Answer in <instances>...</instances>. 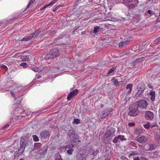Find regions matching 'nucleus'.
<instances>
[{
  "label": "nucleus",
  "instance_id": "nucleus-39",
  "mask_svg": "<svg viewBox=\"0 0 160 160\" xmlns=\"http://www.w3.org/2000/svg\"><path fill=\"white\" fill-rule=\"evenodd\" d=\"M137 154V153L136 152H133L129 154V157H130L131 156L136 155Z\"/></svg>",
  "mask_w": 160,
  "mask_h": 160
},
{
  "label": "nucleus",
  "instance_id": "nucleus-17",
  "mask_svg": "<svg viewBox=\"0 0 160 160\" xmlns=\"http://www.w3.org/2000/svg\"><path fill=\"white\" fill-rule=\"evenodd\" d=\"M84 155L81 153H78L77 157V160H86Z\"/></svg>",
  "mask_w": 160,
  "mask_h": 160
},
{
  "label": "nucleus",
  "instance_id": "nucleus-58",
  "mask_svg": "<svg viewBox=\"0 0 160 160\" xmlns=\"http://www.w3.org/2000/svg\"><path fill=\"white\" fill-rule=\"evenodd\" d=\"M157 41L158 42L160 41V37H159L157 39Z\"/></svg>",
  "mask_w": 160,
  "mask_h": 160
},
{
  "label": "nucleus",
  "instance_id": "nucleus-27",
  "mask_svg": "<svg viewBox=\"0 0 160 160\" xmlns=\"http://www.w3.org/2000/svg\"><path fill=\"white\" fill-rule=\"evenodd\" d=\"M42 146V144L39 143H36L35 144V147L36 148L39 149L41 148Z\"/></svg>",
  "mask_w": 160,
  "mask_h": 160
},
{
  "label": "nucleus",
  "instance_id": "nucleus-3",
  "mask_svg": "<svg viewBox=\"0 0 160 160\" xmlns=\"http://www.w3.org/2000/svg\"><path fill=\"white\" fill-rule=\"evenodd\" d=\"M30 141L26 137H22L20 142L19 149L24 152L26 147L29 145Z\"/></svg>",
  "mask_w": 160,
  "mask_h": 160
},
{
  "label": "nucleus",
  "instance_id": "nucleus-32",
  "mask_svg": "<svg viewBox=\"0 0 160 160\" xmlns=\"http://www.w3.org/2000/svg\"><path fill=\"white\" fill-rule=\"evenodd\" d=\"M130 144L133 147H134L136 148H137L138 146L136 143L134 141H131L130 143Z\"/></svg>",
  "mask_w": 160,
  "mask_h": 160
},
{
  "label": "nucleus",
  "instance_id": "nucleus-4",
  "mask_svg": "<svg viewBox=\"0 0 160 160\" xmlns=\"http://www.w3.org/2000/svg\"><path fill=\"white\" fill-rule=\"evenodd\" d=\"M129 112L128 113V115L130 116H136L139 113L138 109V107L136 104L131 105L129 106Z\"/></svg>",
  "mask_w": 160,
  "mask_h": 160
},
{
  "label": "nucleus",
  "instance_id": "nucleus-50",
  "mask_svg": "<svg viewBox=\"0 0 160 160\" xmlns=\"http://www.w3.org/2000/svg\"><path fill=\"white\" fill-rule=\"evenodd\" d=\"M22 57L23 58V60H22L23 61H25L26 60V59L25 58H24V57H25L27 59L28 58V57L27 56H23L22 57ZM22 59H23V58H22Z\"/></svg>",
  "mask_w": 160,
  "mask_h": 160
},
{
  "label": "nucleus",
  "instance_id": "nucleus-51",
  "mask_svg": "<svg viewBox=\"0 0 160 160\" xmlns=\"http://www.w3.org/2000/svg\"><path fill=\"white\" fill-rule=\"evenodd\" d=\"M133 159L134 160H140L139 158L138 157L134 158L133 157Z\"/></svg>",
  "mask_w": 160,
  "mask_h": 160
},
{
  "label": "nucleus",
  "instance_id": "nucleus-19",
  "mask_svg": "<svg viewBox=\"0 0 160 160\" xmlns=\"http://www.w3.org/2000/svg\"><path fill=\"white\" fill-rule=\"evenodd\" d=\"M136 0H122L123 2L126 5L134 2Z\"/></svg>",
  "mask_w": 160,
  "mask_h": 160
},
{
  "label": "nucleus",
  "instance_id": "nucleus-14",
  "mask_svg": "<svg viewBox=\"0 0 160 160\" xmlns=\"http://www.w3.org/2000/svg\"><path fill=\"white\" fill-rule=\"evenodd\" d=\"M143 129L142 128H137L135 130L134 134L135 135L140 136L143 133Z\"/></svg>",
  "mask_w": 160,
  "mask_h": 160
},
{
  "label": "nucleus",
  "instance_id": "nucleus-11",
  "mask_svg": "<svg viewBox=\"0 0 160 160\" xmlns=\"http://www.w3.org/2000/svg\"><path fill=\"white\" fill-rule=\"evenodd\" d=\"M145 117L148 120H152L154 118V115L152 112L147 111L145 112Z\"/></svg>",
  "mask_w": 160,
  "mask_h": 160
},
{
  "label": "nucleus",
  "instance_id": "nucleus-21",
  "mask_svg": "<svg viewBox=\"0 0 160 160\" xmlns=\"http://www.w3.org/2000/svg\"><path fill=\"white\" fill-rule=\"evenodd\" d=\"M32 38V35H30L27 37H26L23 38L22 39V41H27L31 40Z\"/></svg>",
  "mask_w": 160,
  "mask_h": 160
},
{
  "label": "nucleus",
  "instance_id": "nucleus-48",
  "mask_svg": "<svg viewBox=\"0 0 160 160\" xmlns=\"http://www.w3.org/2000/svg\"><path fill=\"white\" fill-rule=\"evenodd\" d=\"M121 159L122 160H128V159L123 156H122L121 157Z\"/></svg>",
  "mask_w": 160,
  "mask_h": 160
},
{
  "label": "nucleus",
  "instance_id": "nucleus-37",
  "mask_svg": "<svg viewBox=\"0 0 160 160\" xmlns=\"http://www.w3.org/2000/svg\"><path fill=\"white\" fill-rule=\"evenodd\" d=\"M144 128L147 129H148L150 127V123L149 122H148L145 124L144 125Z\"/></svg>",
  "mask_w": 160,
  "mask_h": 160
},
{
  "label": "nucleus",
  "instance_id": "nucleus-44",
  "mask_svg": "<svg viewBox=\"0 0 160 160\" xmlns=\"http://www.w3.org/2000/svg\"><path fill=\"white\" fill-rule=\"evenodd\" d=\"M135 124L134 122H129L128 124V126L130 127H133L135 125Z\"/></svg>",
  "mask_w": 160,
  "mask_h": 160
},
{
  "label": "nucleus",
  "instance_id": "nucleus-53",
  "mask_svg": "<svg viewBox=\"0 0 160 160\" xmlns=\"http://www.w3.org/2000/svg\"><path fill=\"white\" fill-rule=\"evenodd\" d=\"M148 87L150 88H153L152 86V85L150 83H148Z\"/></svg>",
  "mask_w": 160,
  "mask_h": 160
},
{
  "label": "nucleus",
  "instance_id": "nucleus-20",
  "mask_svg": "<svg viewBox=\"0 0 160 160\" xmlns=\"http://www.w3.org/2000/svg\"><path fill=\"white\" fill-rule=\"evenodd\" d=\"M149 95L151 96L150 100L152 101H154L155 98V92L154 91L151 92L149 93Z\"/></svg>",
  "mask_w": 160,
  "mask_h": 160
},
{
  "label": "nucleus",
  "instance_id": "nucleus-22",
  "mask_svg": "<svg viewBox=\"0 0 160 160\" xmlns=\"http://www.w3.org/2000/svg\"><path fill=\"white\" fill-rule=\"evenodd\" d=\"M100 28L98 26H96L94 27V29L93 31V33L95 34H97V33L98 32L100 31Z\"/></svg>",
  "mask_w": 160,
  "mask_h": 160
},
{
  "label": "nucleus",
  "instance_id": "nucleus-5",
  "mask_svg": "<svg viewBox=\"0 0 160 160\" xmlns=\"http://www.w3.org/2000/svg\"><path fill=\"white\" fill-rule=\"evenodd\" d=\"M135 139L139 143L145 144L148 141V137L144 135H140L136 137Z\"/></svg>",
  "mask_w": 160,
  "mask_h": 160
},
{
  "label": "nucleus",
  "instance_id": "nucleus-56",
  "mask_svg": "<svg viewBox=\"0 0 160 160\" xmlns=\"http://www.w3.org/2000/svg\"><path fill=\"white\" fill-rule=\"evenodd\" d=\"M97 152H93V153H92V155L93 156H95L97 155Z\"/></svg>",
  "mask_w": 160,
  "mask_h": 160
},
{
  "label": "nucleus",
  "instance_id": "nucleus-31",
  "mask_svg": "<svg viewBox=\"0 0 160 160\" xmlns=\"http://www.w3.org/2000/svg\"><path fill=\"white\" fill-rule=\"evenodd\" d=\"M35 0H30L27 8L30 7V6L35 1Z\"/></svg>",
  "mask_w": 160,
  "mask_h": 160
},
{
  "label": "nucleus",
  "instance_id": "nucleus-23",
  "mask_svg": "<svg viewBox=\"0 0 160 160\" xmlns=\"http://www.w3.org/2000/svg\"><path fill=\"white\" fill-rule=\"evenodd\" d=\"M143 92L141 91L140 90H138V92L134 95V98H137L140 97V96H141V95L142 93Z\"/></svg>",
  "mask_w": 160,
  "mask_h": 160
},
{
  "label": "nucleus",
  "instance_id": "nucleus-52",
  "mask_svg": "<svg viewBox=\"0 0 160 160\" xmlns=\"http://www.w3.org/2000/svg\"><path fill=\"white\" fill-rule=\"evenodd\" d=\"M140 158L142 160H148V159L142 156L141 157H140Z\"/></svg>",
  "mask_w": 160,
  "mask_h": 160
},
{
  "label": "nucleus",
  "instance_id": "nucleus-2",
  "mask_svg": "<svg viewBox=\"0 0 160 160\" xmlns=\"http://www.w3.org/2000/svg\"><path fill=\"white\" fill-rule=\"evenodd\" d=\"M59 55L58 50L56 48H54L49 52L46 56L44 58L47 60L53 59L58 56Z\"/></svg>",
  "mask_w": 160,
  "mask_h": 160
},
{
  "label": "nucleus",
  "instance_id": "nucleus-1",
  "mask_svg": "<svg viewBox=\"0 0 160 160\" xmlns=\"http://www.w3.org/2000/svg\"><path fill=\"white\" fill-rule=\"evenodd\" d=\"M67 134L70 138V142L71 143L80 142V141H79L78 136L74 130L71 129L68 131Z\"/></svg>",
  "mask_w": 160,
  "mask_h": 160
},
{
  "label": "nucleus",
  "instance_id": "nucleus-35",
  "mask_svg": "<svg viewBox=\"0 0 160 160\" xmlns=\"http://www.w3.org/2000/svg\"><path fill=\"white\" fill-rule=\"evenodd\" d=\"M142 60V59L141 58H139L137 59H136V60H135L132 63V64L133 66L135 65V64L136 63L140 62Z\"/></svg>",
  "mask_w": 160,
  "mask_h": 160
},
{
  "label": "nucleus",
  "instance_id": "nucleus-61",
  "mask_svg": "<svg viewBox=\"0 0 160 160\" xmlns=\"http://www.w3.org/2000/svg\"><path fill=\"white\" fill-rule=\"evenodd\" d=\"M41 78V76H40V75H38V76H37V78H38V79H39V78Z\"/></svg>",
  "mask_w": 160,
  "mask_h": 160
},
{
  "label": "nucleus",
  "instance_id": "nucleus-49",
  "mask_svg": "<svg viewBox=\"0 0 160 160\" xmlns=\"http://www.w3.org/2000/svg\"><path fill=\"white\" fill-rule=\"evenodd\" d=\"M32 69L35 72H37L38 71V68H32Z\"/></svg>",
  "mask_w": 160,
  "mask_h": 160
},
{
  "label": "nucleus",
  "instance_id": "nucleus-47",
  "mask_svg": "<svg viewBox=\"0 0 160 160\" xmlns=\"http://www.w3.org/2000/svg\"><path fill=\"white\" fill-rule=\"evenodd\" d=\"M9 126V125L8 124H6L2 128L3 130L5 129Z\"/></svg>",
  "mask_w": 160,
  "mask_h": 160
},
{
  "label": "nucleus",
  "instance_id": "nucleus-12",
  "mask_svg": "<svg viewBox=\"0 0 160 160\" xmlns=\"http://www.w3.org/2000/svg\"><path fill=\"white\" fill-rule=\"evenodd\" d=\"M78 91L77 89H74L70 92L68 95L67 99L68 100H70L73 97H75L77 94Z\"/></svg>",
  "mask_w": 160,
  "mask_h": 160
},
{
  "label": "nucleus",
  "instance_id": "nucleus-62",
  "mask_svg": "<svg viewBox=\"0 0 160 160\" xmlns=\"http://www.w3.org/2000/svg\"><path fill=\"white\" fill-rule=\"evenodd\" d=\"M100 107H101V108H103V104H101V106H100Z\"/></svg>",
  "mask_w": 160,
  "mask_h": 160
},
{
  "label": "nucleus",
  "instance_id": "nucleus-10",
  "mask_svg": "<svg viewBox=\"0 0 160 160\" xmlns=\"http://www.w3.org/2000/svg\"><path fill=\"white\" fill-rule=\"evenodd\" d=\"M157 148V145L155 143L148 144L145 148L146 151H151L155 150Z\"/></svg>",
  "mask_w": 160,
  "mask_h": 160
},
{
  "label": "nucleus",
  "instance_id": "nucleus-7",
  "mask_svg": "<svg viewBox=\"0 0 160 160\" xmlns=\"http://www.w3.org/2000/svg\"><path fill=\"white\" fill-rule=\"evenodd\" d=\"M124 136L122 135H118L115 137L113 139L112 142L114 143H119L120 141H123L126 140Z\"/></svg>",
  "mask_w": 160,
  "mask_h": 160
},
{
  "label": "nucleus",
  "instance_id": "nucleus-40",
  "mask_svg": "<svg viewBox=\"0 0 160 160\" xmlns=\"http://www.w3.org/2000/svg\"><path fill=\"white\" fill-rule=\"evenodd\" d=\"M17 98H15V101L14 102H16L17 104H20V102H21L20 101L21 100V98H20L19 99H18V100H17Z\"/></svg>",
  "mask_w": 160,
  "mask_h": 160
},
{
  "label": "nucleus",
  "instance_id": "nucleus-54",
  "mask_svg": "<svg viewBox=\"0 0 160 160\" xmlns=\"http://www.w3.org/2000/svg\"><path fill=\"white\" fill-rule=\"evenodd\" d=\"M160 21V16L159 15V16L158 17L157 19V22H159Z\"/></svg>",
  "mask_w": 160,
  "mask_h": 160
},
{
  "label": "nucleus",
  "instance_id": "nucleus-15",
  "mask_svg": "<svg viewBox=\"0 0 160 160\" xmlns=\"http://www.w3.org/2000/svg\"><path fill=\"white\" fill-rule=\"evenodd\" d=\"M145 85L144 83L143 82H141L139 84L137 88L138 90H140L143 92L145 88Z\"/></svg>",
  "mask_w": 160,
  "mask_h": 160
},
{
  "label": "nucleus",
  "instance_id": "nucleus-18",
  "mask_svg": "<svg viewBox=\"0 0 160 160\" xmlns=\"http://www.w3.org/2000/svg\"><path fill=\"white\" fill-rule=\"evenodd\" d=\"M130 42L129 41L126 40L125 41L120 42L118 45L119 48H122L123 47L126 45L128 44Z\"/></svg>",
  "mask_w": 160,
  "mask_h": 160
},
{
  "label": "nucleus",
  "instance_id": "nucleus-42",
  "mask_svg": "<svg viewBox=\"0 0 160 160\" xmlns=\"http://www.w3.org/2000/svg\"><path fill=\"white\" fill-rule=\"evenodd\" d=\"M113 82L114 84L116 85H117L119 84V82L118 81L117 79H113Z\"/></svg>",
  "mask_w": 160,
  "mask_h": 160
},
{
  "label": "nucleus",
  "instance_id": "nucleus-59",
  "mask_svg": "<svg viewBox=\"0 0 160 160\" xmlns=\"http://www.w3.org/2000/svg\"><path fill=\"white\" fill-rule=\"evenodd\" d=\"M81 1V0H78L76 1V3H78V2H80Z\"/></svg>",
  "mask_w": 160,
  "mask_h": 160
},
{
  "label": "nucleus",
  "instance_id": "nucleus-33",
  "mask_svg": "<svg viewBox=\"0 0 160 160\" xmlns=\"http://www.w3.org/2000/svg\"><path fill=\"white\" fill-rule=\"evenodd\" d=\"M61 156L59 153H57L56 155V157L55 158V160H59L61 158Z\"/></svg>",
  "mask_w": 160,
  "mask_h": 160
},
{
  "label": "nucleus",
  "instance_id": "nucleus-28",
  "mask_svg": "<svg viewBox=\"0 0 160 160\" xmlns=\"http://www.w3.org/2000/svg\"><path fill=\"white\" fill-rule=\"evenodd\" d=\"M116 67L115 66H114L112 67L111 69H110L109 72H108V74H111L116 69Z\"/></svg>",
  "mask_w": 160,
  "mask_h": 160
},
{
  "label": "nucleus",
  "instance_id": "nucleus-6",
  "mask_svg": "<svg viewBox=\"0 0 160 160\" xmlns=\"http://www.w3.org/2000/svg\"><path fill=\"white\" fill-rule=\"evenodd\" d=\"M115 129L112 128L106 132L105 136L106 138L108 140H110L115 135Z\"/></svg>",
  "mask_w": 160,
  "mask_h": 160
},
{
  "label": "nucleus",
  "instance_id": "nucleus-16",
  "mask_svg": "<svg viewBox=\"0 0 160 160\" xmlns=\"http://www.w3.org/2000/svg\"><path fill=\"white\" fill-rule=\"evenodd\" d=\"M23 152V151L19 149L18 151L15 152L14 154V158L19 157Z\"/></svg>",
  "mask_w": 160,
  "mask_h": 160
},
{
  "label": "nucleus",
  "instance_id": "nucleus-57",
  "mask_svg": "<svg viewBox=\"0 0 160 160\" xmlns=\"http://www.w3.org/2000/svg\"><path fill=\"white\" fill-rule=\"evenodd\" d=\"M148 12L149 14H151L152 13V11H151V10H149L148 11Z\"/></svg>",
  "mask_w": 160,
  "mask_h": 160
},
{
  "label": "nucleus",
  "instance_id": "nucleus-63",
  "mask_svg": "<svg viewBox=\"0 0 160 160\" xmlns=\"http://www.w3.org/2000/svg\"><path fill=\"white\" fill-rule=\"evenodd\" d=\"M138 146L140 147L141 148H142V146H143L142 145H140L139 144H138Z\"/></svg>",
  "mask_w": 160,
  "mask_h": 160
},
{
  "label": "nucleus",
  "instance_id": "nucleus-41",
  "mask_svg": "<svg viewBox=\"0 0 160 160\" xmlns=\"http://www.w3.org/2000/svg\"><path fill=\"white\" fill-rule=\"evenodd\" d=\"M0 67L1 68L4 69L5 70H7L8 69V68L6 67V66L4 64H1L0 65Z\"/></svg>",
  "mask_w": 160,
  "mask_h": 160
},
{
  "label": "nucleus",
  "instance_id": "nucleus-36",
  "mask_svg": "<svg viewBox=\"0 0 160 160\" xmlns=\"http://www.w3.org/2000/svg\"><path fill=\"white\" fill-rule=\"evenodd\" d=\"M73 150V149H69L67 151V152L68 154L72 155Z\"/></svg>",
  "mask_w": 160,
  "mask_h": 160
},
{
  "label": "nucleus",
  "instance_id": "nucleus-25",
  "mask_svg": "<svg viewBox=\"0 0 160 160\" xmlns=\"http://www.w3.org/2000/svg\"><path fill=\"white\" fill-rule=\"evenodd\" d=\"M72 143V144H71L66 145L65 147V148L66 149H72V148L74 147V145L72 144L73 143Z\"/></svg>",
  "mask_w": 160,
  "mask_h": 160
},
{
  "label": "nucleus",
  "instance_id": "nucleus-34",
  "mask_svg": "<svg viewBox=\"0 0 160 160\" xmlns=\"http://www.w3.org/2000/svg\"><path fill=\"white\" fill-rule=\"evenodd\" d=\"M132 83H130L128 84H127L126 86V88L127 89H132Z\"/></svg>",
  "mask_w": 160,
  "mask_h": 160
},
{
  "label": "nucleus",
  "instance_id": "nucleus-9",
  "mask_svg": "<svg viewBox=\"0 0 160 160\" xmlns=\"http://www.w3.org/2000/svg\"><path fill=\"white\" fill-rule=\"evenodd\" d=\"M112 110L113 109L111 108H108L104 109L102 112V114L100 115V118L102 119L105 118Z\"/></svg>",
  "mask_w": 160,
  "mask_h": 160
},
{
  "label": "nucleus",
  "instance_id": "nucleus-60",
  "mask_svg": "<svg viewBox=\"0 0 160 160\" xmlns=\"http://www.w3.org/2000/svg\"><path fill=\"white\" fill-rule=\"evenodd\" d=\"M45 6L43 8H41L40 9V10H42L43 9H44L45 8H44Z\"/></svg>",
  "mask_w": 160,
  "mask_h": 160
},
{
  "label": "nucleus",
  "instance_id": "nucleus-38",
  "mask_svg": "<svg viewBox=\"0 0 160 160\" xmlns=\"http://www.w3.org/2000/svg\"><path fill=\"white\" fill-rule=\"evenodd\" d=\"M20 65L21 66H22L23 68H25L28 65L26 62H22L21 63Z\"/></svg>",
  "mask_w": 160,
  "mask_h": 160
},
{
  "label": "nucleus",
  "instance_id": "nucleus-8",
  "mask_svg": "<svg viewBox=\"0 0 160 160\" xmlns=\"http://www.w3.org/2000/svg\"><path fill=\"white\" fill-rule=\"evenodd\" d=\"M148 105V102L144 100H139L138 103V107L141 108H145Z\"/></svg>",
  "mask_w": 160,
  "mask_h": 160
},
{
  "label": "nucleus",
  "instance_id": "nucleus-46",
  "mask_svg": "<svg viewBox=\"0 0 160 160\" xmlns=\"http://www.w3.org/2000/svg\"><path fill=\"white\" fill-rule=\"evenodd\" d=\"M14 89L10 91V92L11 94L12 95V96L14 98H15V95L14 93Z\"/></svg>",
  "mask_w": 160,
  "mask_h": 160
},
{
  "label": "nucleus",
  "instance_id": "nucleus-26",
  "mask_svg": "<svg viewBox=\"0 0 160 160\" xmlns=\"http://www.w3.org/2000/svg\"><path fill=\"white\" fill-rule=\"evenodd\" d=\"M40 32L39 30H37L35 32H34L32 34H31L30 35H32L33 37L34 36H37L38 35Z\"/></svg>",
  "mask_w": 160,
  "mask_h": 160
},
{
  "label": "nucleus",
  "instance_id": "nucleus-13",
  "mask_svg": "<svg viewBox=\"0 0 160 160\" xmlns=\"http://www.w3.org/2000/svg\"><path fill=\"white\" fill-rule=\"evenodd\" d=\"M40 136L44 138H48L49 137V132L47 130H44L41 132L40 134Z\"/></svg>",
  "mask_w": 160,
  "mask_h": 160
},
{
  "label": "nucleus",
  "instance_id": "nucleus-30",
  "mask_svg": "<svg viewBox=\"0 0 160 160\" xmlns=\"http://www.w3.org/2000/svg\"><path fill=\"white\" fill-rule=\"evenodd\" d=\"M33 140L35 142L39 141V139L38 136L36 135H33L32 136Z\"/></svg>",
  "mask_w": 160,
  "mask_h": 160
},
{
  "label": "nucleus",
  "instance_id": "nucleus-43",
  "mask_svg": "<svg viewBox=\"0 0 160 160\" xmlns=\"http://www.w3.org/2000/svg\"><path fill=\"white\" fill-rule=\"evenodd\" d=\"M79 120L78 119H75L74 120V122L76 124L79 123Z\"/></svg>",
  "mask_w": 160,
  "mask_h": 160
},
{
  "label": "nucleus",
  "instance_id": "nucleus-64",
  "mask_svg": "<svg viewBox=\"0 0 160 160\" xmlns=\"http://www.w3.org/2000/svg\"><path fill=\"white\" fill-rule=\"evenodd\" d=\"M105 160H111L107 158V159H105Z\"/></svg>",
  "mask_w": 160,
  "mask_h": 160
},
{
  "label": "nucleus",
  "instance_id": "nucleus-45",
  "mask_svg": "<svg viewBox=\"0 0 160 160\" xmlns=\"http://www.w3.org/2000/svg\"><path fill=\"white\" fill-rule=\"evenodd\" d=\"M60 7V5L57 6L55 8L53 9V11L55 12V11H56Z\"/></svg>",
  "mask_w": 160,
  "mask_h": 160
},
{
  "label": "nucleus",
  "instance_id": "nucleus-24",
  "mask_svg": "<svg viewBox=\"0 0 160 160\" xmlns=\"http://www.w3.org/2000/svg\"><path fill=\"white\" fill-rule=\"evenodd\" d=\"M136 6L134 2L128 4V8L129 9H131L135 8Z\"/></svg>",
  "mask_w": 160,
  "mask_h": 160
},
{
  "label": "nucleus",
  "instance_id": "nucleus-29",
  "mask_svg": "<svg viewBox=\"0 0 160 160\" xmlns=\"http://www.w3.org/2000/svg\"><path fill=\"white\" fill-rule=\"evenodd\" d=\"M158 152L157 151H156L153 152V155L151 157V158H155L158 155Z\"/></svg>",
  "mask_w": 160,
  "mask_h": 160
},
{
  "label": "nucleus",
  "instance_id": "nucleus-55",
  "mask_svg": "<svg viewBox=\"0 0 160 160\" xmlns=\"http://www.w3.org/2000/svg\"><path fill=\"white\" fill-rule=\"evenodd\" d=\"M128 90V91H127V93L128 94H129L132 91V89H127Z\"/></svg>",
  "mask_w": 160,
  "mask_h": 160
}]
</instances>
